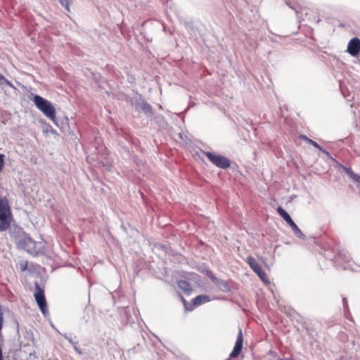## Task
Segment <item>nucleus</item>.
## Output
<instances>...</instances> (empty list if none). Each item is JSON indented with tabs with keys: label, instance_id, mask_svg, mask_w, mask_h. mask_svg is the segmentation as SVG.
<instances>
[{
	"label": "nucleus",
	"instance_id": "nucleus-1",
	"mask_svg": "<svg viewBox=\"0 0 360 360\" xmlns=\"http://www.w3.org/2000/svg\"><path fill=\"white\" fill-rule=\"evenodd\" d=\"M13 221V214L6 197H0V231L8 229Z\"/></svg>",
	"mask_w": 360,
	"mask_h": 360
},
{
	"label": "nucleus",
	"instance_id": "nucleus-2",
	"mask_svg": "<svg viewBox=\"0 0 360 360\" xmlns=\"http://www.w3.org/2000/svg\"><path fill=\"white\" fill-rule=\"evenodd\" d=\"M33 101L37 108L41 111L46 117L51 120L56 119V109L50 101L38 95L34 96Z\"/></svg>",
	"mask_w": 360,
	"mask_h": 360
},
{
	"label": "nucleus",
	"instance_id": "nucleus-3",
	"mask_svg": "<svg viewBox=\"0 0 360 360\" xmlns=\"http://www.w3.org/2000/svg\"><path fill=\"white\" fill-rule=\"evenodd\" d=\"M203 153L213 165L219 168L227 169L231 165L230 160L225 156L214 154L209 151Z\"/></svg>",
	"mask_w": 360,
	"mask_h": 360
},
{
	"label": "nucleus",
	"instance_id": "nucleus-4",
	"mask_svg": "<svg viewBox=\"0 0 360 360\" xmlns=\"http://www.w3.org/2000/svg\"><path fill=\"white\" fill-rule=\"evenodd\" d=\"M34 297L41 311L44 314H46L48 309L44 290L37 283H35V292L34 293Z\"/></svg>",
	"mask_w": 360,
	"mask_h": 360
},
{
	"label": "nucleus",
	"instance_id": "nucleus-5",
	"mask_svg": "<svg viewBox=\"0 0 360 360\" xmlns=\"http://www.w3.org/2000/svg\"><path fill=\"white\" fill-rule=\"evenodd\" d=\"M246 262L252 269V271L259 277L262 281L269 283L266 274L265 273L262 266L257 262L254 257L251 256L248 257Z\"/></svg>",
	"mask_w": 360,
	"mask_h": 360
},
{
	"label": "nucleus",
	"instance_id": "nucleus-6",
	"mask_svg": "<svg viewBox=\"0 0 360 360\" xmlns=\"http://www.w3.org/2000/svg\"><path fill=\"white\" fill-rule=\"evenodd\" d=\"M278 213L283 217V219L288 223V224L292 228L295 233L297 237H302L304 235L302 231L298 228L296 224L291 219L290 216L287 213V212L283 209L281 207H278L277 208Z\"/></svg>",
	"mask_w": 360,
	"mask_h": 360
},
{
	"label": "nucleus",
	"instance_id": "nucleus-7",
	"mask_svg": "<svg viewBox=\"0 0 360 360\" xmlns=\"http://www.w3.org/2000/svg\"><path fill=\"white\" fill-rule=\"evenodd\" d=\"M347 51L352 56H356L360 52V39L352 38L348 43Z\"/></svg>",
	"mask_w": 360,
	"mask_h": 360
},
{
	"label": "nucleus",
	"instance_id": "nucleus-8",
	"mask_svg": "<svg viewBox=\"0 0 360 360\" xmlns=\"http://www.w3.org/2000/svg\"><path fill=\"white\" fill-rule=\"evenodd\" d=\"M243 341V337L242 330H239L233 349L231 352V353L230 354V358H236L239 355V354L242 351Z\"/></svg>",
	"mask_w": 360,
	"mask_h": 360
},
{
	"label": "nucleus",
	"instance_id": "nucleus-9",
	"mask_svg": "<svg viewBox=\"0 0 360 360\" xmlns=\"http://www.w3.org/2000/svg\"><path fill=\"white\" fill-rule=\"evenodd\" d=\"M177 284L179 288L186 293H189L192 290L190 283L186 281L180 280Z\"/></svg>",
	"mask_w": 360,
	"mask_h": 360
},
{
	"label": "nucleus",
	"instance_id": "nucleus-10",
	"mask_svg": "<svg viewBox=\"0 0 360 360\" xmlns=\"http://www.w3.org/2000/svg\"><path fill=\"white\" fill-rule=\"evenodd\" d=\"M209 301V298L207 296L205 295H198L193 300V304L195 306L200 305L202 303H205L206 302Z\"/></svg>",
	"mask_w": 360,
	"mask_h": 360
},
{
	"label": "nucleus",
	"instance_id": "nucleus-11",
	"mask_svg": "<svg viewBox=\"0 0 360 360\" xmlns=\"http://www.w3.org/2000/svg\"><path fill=\"white\" fill-rule=\"evenodd\" d=\"M347 174L351 179L360 185V175L354 173L351 169L347 170Z\"/></svg>",
	"mask_w": 360,
	"mask_h": 360
},
{
	"label": "nucleus",
	"instance_id": "nucleus-12",
	"mask_svg": "<svg viewBox=\"0 0 360 360\" xmlns=\"http://www.w3.org/2000/svg\"><path fill=\"white\" fill-rule=\"evenodd\" d=\"M4 84H6L8 86H13L12 83L7 79H6L3 75L0 74V85Z\"/></svg>",
	"mask_w": 360,
	"mask_h": 360
},
{
	"label": "nucleus",
	"instance_id": "nucleus-13",
	"mask_svg": "<svg viewBox=\"0 0 360 360\" xmlns=\"http://www.w3.org/2000/svg\"><path fill=\"white\" fill-rule=\"evenodd\" d=\"M308 143L311 144L314 147H315L319 150H322V148L314 141L309 139Z\"/></svg>",
	"mask_w": 360,
	"mask_h": 360
},
{
	"label": "nucleus",
	"instance_id": "nucleus-14",
	"mask_svg": "<svg viewBox=\"0 0 360 360\" xmlns=\"http://www.w3.org/2000/svg\"><path fill=\"white\" fill-rule=\"evenodd\" d=\"M3 328V314L0 311V335H1V330Z\"/></svg>",
	"mask_w": 360,
	"mask_h": 360
},
{
	"label": "nucleus",
	"instance_id": "nucleus-15",
	"mask_svg": "<svg viewBox=\"0 0 360 360\" xmlns=\"http://www.w3.org/2000/svg\"><path fill=\"white\" fill-rule=\"evenodd\" d=\"M301 138H302V139L304 140V141H307V143L309 142V140L310 139H309V138H308L307 136H301Z\"/></svg>",
	"mask_w": 360,
	"mask_h": 360
},
{
	"label": "nucleus",
	"instance_id": "nucleus-16",
	"mask_svg": "<svg viewBox=\"0 0 360 360\" xmlns=\"http://www.w3.org/2000/svg\"><path fill=\"white\" fill-rule=\"evenodd\" d=\"M61 1V4L65 8H68V3L65 2V1Z\"/></svg>",
	"mask_w": 360,
	"mask_h": 360
},
{
	"label": "nucleus",
	"instance_id": "nucleus-17",
	"mask_svg": "<svg viewBox=\"0 0 360 360\" xmlns=\"http://www.w3.org/2000/svg\"><path fill=\"white\" fill-rule=\"evenodd\" d=\"M222 285H224L225 287H226V286H227V285H226V282H222Z\"/></svg>",
	"mask_w": 360,
	"mask_h": 360
},
{
	"label": "nucleus",
	"instance_id": "nucleus-18",
	"mask_svg": "<svg viewBox=\"0 0 360 360\" xmlns=\"http://www.w3.org/2000/svg\"><path fill=\"white\" fill-rule=\"evenodd\" d=\"M182 300H183V301H184V303H186V300H184V298H182Z\"/></svg>",
	"mask_w": 360,
	"mask_h": 360
}]
</instances>
